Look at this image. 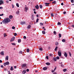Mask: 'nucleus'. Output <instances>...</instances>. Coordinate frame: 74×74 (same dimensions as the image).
I'll return each instance as SVG.
<instances>
[{"mask_svg": "<svg viewBox=\"0 0 74 74\" xmlns=\"http://www.w3.org/2000/svg\"><path fill=\"white\" fill-rule=\"evenodd\" d=\"M11 21V20L9 18H5L3 21L2 22L3 23H8Z\"/></svg>", "mask_w": 74, "mask_h": 74, "instance_id": "nucleus-1", "label": "nucleus"}, {"mask_svg": "<svg viewBox=\"0 0 74 74\" xmlns=\"http://www.w3.org/2000/svg\"><path fill=\"white\" fill-rule=\"evenodd\" d=\"M10 63L9 62H6L5 63H4L3 64L4 66H6V65H9Z\"/></svg>", "mask_w": 74, "mask_h": 74, "instance_id": "nucleus-2", "label": "nucleus"}, {"mask_svg": "<svg viewBox=\"0 0 74 74\" xmlns=\"http://www.w3.org/2000/svg\"><path fill=\"white\" fill-rule=\"evenodd\" d=\"M58 55L59 56H62V53L61 52L59 51L58 52Z\"/></svg>", "mask_w": 74, "mask_h": 74, "instance_id": "nucleus-3", "label": "nucleus"}, {"mask_svg": "<svg viewBox=\"0 0 74 74\" xmlns=\"http://www.w3.org/2000/svg\"><path fill=\"white\" fill-rule=\"evenodd\" d=\"M15 37H12L11 39V40H10V42H12V41H14V40H15Z\"/></svg>", "mask_w": 74, "mask_h": 74, "instance_id": "nucleus-4", "label": "nucleus"}, {"mask_svg": "<svg viewBox=\"0 0 74 74\" xmlns=\"http://www.w3.org/2000/svg\"><path fill=\"white\" fill-rule=\"evenodd\" d=\"M35 8L37 10H38V9L39 8V6L37 4L36 6H35Z\"/></svg>", "mask_w": 74, "mask_h": 74, "instance_id": "nucleus-5", "label": "nucleus"}, {"mask_svg": "<svg viewBox=\"0 0 74 74\" xmlns=\"http://www.w3.org/2000/svg\"><path fill=\"white\" fill-rule=\"evenodd\" d=\"M21 25H25L26 23L25 22H21Z\"/></svg>", "mask_w": 74, "mask_h": 74, "instance_id": "nucleus-6", "label": "nucleus"}, {"mask_svg": "<svg viewBox=\"0 0 74 74\" xmlns=\"http://www.w3.org/2000/svg\"><path fill=\"white\" fill-rule=\"evenodd\" d=\"M3 1L2 0H0V5H1V4H3Z\"/></svg>", "mask_w": 74, "mask_h": 74, "instance_id": "nucleus-7", "label": "nucleus"}, {"mask_svg": "<svg viewBox=\"0 0 74 74\" xmlns=\"http://www.w3.org/2000/svg\"><path fill=\"white\" fill-rule=\"evenodd\" d=\"M26 73V70H24L23 71L22 74H25V73Z\"/></svg>", "mask_w": 74, "mask_h": 74, "instance_id": "nucleus-8", "label": "nucleus"}, {"mask_svg": "<svg viewBox=\"0 0 74 74\" xmlns=\"http://www.w3.org/2000/svg\"><path fill=\"white\" fill-rule=\"evenodd\" d=\"M45 5H46V6H49V3H45Z\"/></svg>", "mask_w": 74, "mask_h": 74, "instance_id": "nucleus-9", "label": "nucleus"}, {"mask_svg": "<svg viewBox=\"0 0 74 74\" xmlns=\"http://www.w3.org/2000/svg\"><path fill=\"white\" fill-rule=\"evenodd\" d=\"M25 9L26 12H27V11H28V10H29V9H28V8L27 7H25Z\"/></svg>", "mask_w": 74, "mask_h": 74, "instance_id": "nucleus-10", "label": "nucleus"}, {"mask_svg": "<svg viewBox=\"0 0 74 74\" xmlns=\"http://www.w3.org/2000/svg\"><path fill=\"white\" fill-rule=\"evenodd\" d=\"M13 17V16L11 15H10L9 16V18L10 19H11Z\"/></svg>", "mask_w": 74, "mask_h": 74, "instance_id": "nucleus-11", "label": "nucleus"}, {"mask_svg": "<svg viewBox=\"0 0 74 74\" xmlns=\"http://www.w3.org/2000/svg\"><path fill=\"white\" fill-rule=\"evenodd\" d=\"M47 67H44L43 68V70H47Z\"/></svg>", "mask_w": 74, "mask_h": 74, "instance_id": "nucleus-12", "label": "nucleus"}, {"mask_svg": "<svg viewBox=\"0 0 74 74\" xmlns=\"http://www.w3.org/2000/svg\"><path fill=\"white\" fill-rule=\"evenodd\" d=\"M64 56H65L66 58H67V53H66V52L64 53Z\"/></svg>", "mask_w": 74, "mask_h": 74, "instance_id": "nucleus-13", "label": "nucleus"}, {"mask_svg": "<svg viewBox=\"0 0 74 74\" xmlns=\"http://www.w3.org/2000/svg\"><path fill=\"white\" fill-rule=\"evenodd\" d=\"M26 64H23L22 65V67H26Z\"/></svg>", "mask_w": 74, "mask_h": 74, "instance_id": "nucleus-14", "label": "nucleus"}, {"mask_svg": "<svg viewBox=\"0 0 74 74\" xmlns=\"http://www.w3.org/2000/svg\"><path fill=\"white\" fill-rule=\"evenodd\" d=\"M46 65H47L48 66H49L50 64L49 62H47L46 63Z\"/></svg>", "mask_w": 74, "mask_h": 74, "instance_id": "nucleus-15", "label": "nucleus"}, {"mask_svg": "<svg viewBox=\"0 0 74 74\" xmlns=\"http://www.w3.org/2000/svg\"><path fill=\"white\" fill-rule=\"evenodd\" d=\"M16 14L17 15H19V11H18L16 12Z\"/></svg>", "mask_w": 74, "mask_h": 74, "instance_id": "nucleus-16", "label": "nucleus"}, {"mask_svg": "<svg viewBox=\"0 0 74 74\" xmlns=\"http://www.w3.org/2000/svg\"><path fill=\"white\" fill-rule=\"evenodd\" d=\"M39 7L40 8V9H42V5H40Z\"/></svg>", "mask_w": 74, "mask_h": 74, "instance_id": "nucleus-17", "label": "nucleus"}, {"mask_svg": "<svg viewBox=\"0 0 74 74\" xmlns=\"http://www.w3.org/2000/svg\"><path fill=\"white\" fill-rule=\"evenodd\" d=\"M5 59H6V60H8V56H7L6 57Z\"/></svg>", "mask_w": 74, "mask_h": 74, "instance_id": "nucleus-18", "label": "nucleus"}, {"mask_svg": "<svg viewBox=\"0 0 74 74\" xmlns=\"http://www.w3.org/2000/svg\"><path fill=\"white\" fill-rule=\"evenodd\" d=\"M42 33L43 34H45V31H42Z\"/></svg>", "mask_w": 74, "mask_h": 74, "instance_id": "nucleus-19", "label": "nucleus"}, {"mask_svg": "<svg viewBox=\"0 0 74 74\" xmlns=\"http://www.w3.org/2000/svg\"><path fill=\"white\" fill-rule=\"evenodd\" d=\"M63 70V71H64V72H66V71H67V69H64Z\"/></svg>", "mask_w": 74, "mask_h": 74, "instance_id": "nucleus-20", "label": "nucleus"}, {"mask_svg": "<svg viewBox=\"0 0 74 74\" xmlns=\"http://www.w3.org/2000/svg\"><path fill=\"white\" fill-rule=\"evenodd\" d=\"M30 51V50H29V49H27V52H29V51Z\"/></svg>", "mask_w": 74, "mask_h": 74, "instance_id": "nucleus-21", "label": "nucleus"}, {"mask_svg": "<svg viewBox=\"0 0 74 74\" xmlns=\"http://www.w3.org/2000/svg\"><path fill=\"white\" fill-rule=\"evenodd\" d=\"M21 42V40L20 39H19L18 40V42Z\"/></svg>", "mask_w": 74, "mask_h": 74, "instance_id": "nucleus-22", "label": "nucleus"}, {"mask_svg": "<svg viewBox=\"0 0 74 74\" xmlns=\"http://www.w3.org/2000/svg\"><path fill=\"white\" fill-rule=\"evenodd\" d=\"M10 70H11V71H12V70H13V67L12 66L11 67Z\"/></svg>", "mask_w": 74, "mask_h": 74, "instance_id": "nucleus-23", "label": "nucleus"}, {"mask_svg": "<svg viewBox=\"0 0 74 74\" xmlns=\"http://www.w3.org/2000/svg\"><path fill=\"white\" fill-rule=\"evenodd\" d=\"M1 55H4V52H1Z\"/></svg>", "mask_w": 74, "mask_h": 74, "instance_id": "nucleus-24", "label": "nucleus"}, {"mask_svg": "<svg viewBox=\"0 0 74 74\" xmlns=\"http://www.w3.org/2000/svg\"><path fill=\"white\" fill-rule=\"evenodd\" d=\"M59 45V43H58V42H56V45Z\"/></svg>", "mask_w": 74, "mask_h": 74, "instance_id": "nucleus-25", "label": "nucleus"}, {"mask_svg": "<svg viewBox=\"0 0 74 74\" xmlns=\"http://www.w3.org/2000/svg\"><path fill=\"white\" fill-rule=\"evenodd\" d=\"M54 61H56V60H57V59L56 58H54Z\"/></svg>", "mask_w": 74, "mask_h": 74, "instance_id": "nucleus-26", "label": "nucleus"}, {"mask_svg": "<svg viewBox=\"0 0 74 74\" xmlns=\"http://www.w3.org/2000/svg\"><path fill=\"white\" fill-rule=\"evenodd\" d=\"M59 38H60L62 36V35H61V34H59Z\"/></svg>", "mask_w": 74, "mask_h": 74, "instance_id": "nucleus-27", "label": "nucleus"}, {"mask_svg": "<svg viewBox=\"0 0 74 74\" xmlns=\"http://www.w3.org/2000/svg\"><path fill=\"white\" fill-rule=\"evenodd\" d=\"M57 49H58V47H56L55 49V51H57Z\"/></svg>", "mask_w": 74, "mask_h": 74, "instance_id": "nucleus-28", "label": "nucleus"}, {"mask_svg": "<svg viewBox=\"0 0 74 74\" xmlns=\"http://www.w3.org/2000/svg\"><path fill=\"white\" fill-rule=\"evenodd\" d=\"M62 41L63 42H66V40L65 39H62Z\"/></svg>", "mask_w": 74, "mask_h": 74, "instance_id": "nucleus-29", "label": "nucleus"}, {"mask_svg": "<svg viewBox=\"0 0 74 74\" xmlns=\"http://www.w3.org/2000/svg\"><path fill=\"white\" fill-rule=\"evenodd\" d=\"M27 27L28 29H29V28H30L31 27V26H30V25H29Z\"/></svg>", "mask_w": 74, "mask_h": 74, "instance_id": "nucleus-30", "label": "nucleus"}, {"mask_svg": "<svg viewBox=\"0 0 74 74\" xmlns=\"http://www.w3.org/2000/svg\"><path fill=\"white\" fill-rule=\"evenodd\" d=\"M16 5L17 6V7H19V4L17 3L16 4Z\"/></svg>", "mask_w": 74, "mask_h": 74, "instance_id": "nucleus-31", "label": "nucleus"}, {"mask_svg": "<svg viewBox=\"0 0 74 74\" xmlns=\"http://www.w3.org/2000/svg\"><path fill=\"white\" fill-rule=\"evenodd\" d=\"M3 35H4V37H6V36H7V34H3Z\"/></svg>", "mask_w": 74, "mask_h": 74, "instance_id": "nucleus-32", "label": "nucleus"}, {"mask_svg": "<svg viewBox=\"0 0 74 74\" xmlns=\"http://www.w3.org/2000/svg\"><path fill=\"white\" fill-rule=\"evenodd\" d=\"M56 1H55L52 2V4H56Z\"/></svg>", "mask_w": 74, "mask_h": 74, "instance_id": "nucleus-33", "label": "nucleus"}, {"mask_svg": "<svg viewBox=\"0 0 74 74\" xmlns=\"http://www.w3.org/2000/svg\"><path fill=\"white\" fill-rule=\"evenodd\" d=\"M57 59L59 60L60 59V58L59 56H57L56 58Z\"/></svg>", "mask_w": 74, "mask_h": 74, "instance_id": "nucleus-34", "label": "nucleus"}, {"mask_svg": "<svg viewBox=\"0 0 74 74\" xmlns=\"http://www.w3.org/2000/svg\"><path fill=\"white\" fill-rule=\"evenodd\" d=\"M38 20H39V19L38 18H37L36 21V23H37L38 22Z\"/></svg>", "mask_w": 74, "mask_h": 74, "instance_id": "nucleus-35", "label": "nucleus"}, {"mask_svg": "<svg viewBox=\"0 0 74 74\" xmlns=\"http://www.w3.org/2000/svg\"><path fill=\"white\" fill-rule=\"evenodd\" d=\"M57 25H61V23L59 22L58 23Z\"/></svg>", "mask_w": 74, "mask_h": 74, "instance_id": "nucleus-36", "label": "nucleus"}, {"mask_svg": "<svg viewBox=\"0 0 74 74\" xmlns=\"http://www.w3.org/2000/svg\"><path fill=\"white\" fill-rule=\"evenodd\" d=\"M12 29H15V27L14 26L12 27Z\"/></svg>", "mask_w": 74, "mask_h": 74, "instance_id": "nucleus-37", "label": "nucleus"}, {"mask_svg": "<svg viewBox=\"0 0 74 74\" xmlns=\"http://www.w3.org/2000/svg\"><path fill=\"white\" fill-rule=\"evenodd\" d=\"M71 3H74V0H71Z\"/></svg>", "mask_w": 74, "mask_h": 74, "instance_id": "nucleus-38", "label": "nucleus"}, {"mask_svg": "<svg viewBox=\"0 0 74 74\" xmlns=\"http://www.w3.org/2000/svg\"><path fill=\"white\" fill-rule=\"evenodd\" d=\"M40 25H43V23H40Z\"/></svg>", "mask_w": 74, "mask_h": 74, "instance_id": "nucleus-39", "label": "nucleus"}, {"mask_svg": "<svg viewBox=\"0 0 74 74\" xmlns=\"http://www.w3.org/2000/svg\"><path fill=\"white\" fill-rule=\"evenodd\" d=\"M39 50H40V51H42V48H40Z\"/></svg>", "mask_w": 74, "mask_h": 74, "instance_id": "nucleus-40", "label": "nucleus"}, {"mask_svg": "<svg viewBox=\"0 0 74 74\" xmlns=\"http://www.w3.org/2000/svg\"><path fill=\"white\" fill-rule=\"evenodd\" d=\"M17 35V34H16V33H15L14 34V36H16Z\"/></svg>", "mask_w": 74, "mask_h": 74, "instance_id": "nucleus-41", "label": "nucleus"}, {"mask_svg": "<svg viewBox=\"0 0 74 74\" xmlns=\"http://www.w3.org/2000/svg\"><path fill=\"white\" fill-rule=\"evenodd\" d=\"M23 38H25V39H26V36H23Z\"/></svg>", "mask_w": 74, "mask_h": 74, "instance_id": "nucleus-42", "label": "nucleus"}, {"mask_svg": "<svg viewBox=\"0 0 74 74\" xmlns=\"http://www.w3.org/2000/svg\"><path fill=\"white\" fill-rule=\"evenodd\" d=\"M51 16H53V13H51Z\"/></svg>", "mask_w": 74, "mask_h": 74, "instance_id": "nucleus-43", "label": "nucleus"}, {"mask_svg": "<svg viewBox=\"0 0 74 74\" xmlns=\"http://www.w3.org/2000/svg\"><path fill=\"white\" fill-rule=\"evenodd\" d=\"M53 33L54 34H56V32L55 31H54Z\"/></svg>", "mask_w": 74, "mask_h": 74, "instance_id": "nucleus-44", "label": "nucleus"}, {"mask_svg": "<svg viewBox=\"0 0 74 74\" xmlns=\"http://www.w3.org/2000/svg\"><path fill=\"white\" fill-rule=\"evenodd\" d=\"M3 15H4V14H0V16H3Z\"/></svg>", "mask_w": 74, "mask_h": 74, "instance_id": "nucleus-45", "label": "nucleus"}, {"mask_svg": "<svg viewBox=\"0 0 74 74\" xmlns=\"http://www.w3.org/2000/svg\"><path fill=\"white\" fill-rule=\"evenodd\" d=\"M19 53H21V54H22V51H21L19 52Z\"/></svg>", "mask_w": 74, "mask_h": 74, "instance_id": "nucleus-46", "label": "nucleus"}, {"mask_svg": "<svg viewBox=\"0 0 74 74\" xmlns=\"http://www.w3.org/2000/svg\"><path fill=\"white\" fill-rule=\"evenodd\" d=\"M26 71L27 72H28V71H29V69H27L26 70Z\"/></svg>", "mask_w": 74, "mask_h": 74, "instance_id": "nucleus-47", "label": "nucleus"}, {"mask_svg": "<svg viewBox=\"0 0 74 74\" xmlns=\"http://www.w3.org/2000/svg\"><path fill=\"white\" fill-rule=\"evenodd\" d=\"M66 14V12L65 11L63 12V14Z\"/></svg>", "mask_w": 74, "mask_h": 74, "instance_id": "nucleus-48", "label": "nucleus"}, {"mask_svg": "<svg viewBox=\"0 0 74 74\" xmlns=\"http://www.w3.org/2000/svg\"><path fill=\"white\" fill-rule=\"evenodd\" d=\"M12 44L13 45H15V43H12Z\"/></svg>", "mask_w": 74, "mask_h": 74, "instance_id": "nucleus-49", "label": "nucleus"}, {"mask_svg": "<svg viewBox=\"0 0 74 74\" xmlns=\"http://www.w3.org/2000/svg\"><path fill=\"white\" fill-rule=\"evenodd\" d=\"M61 67H64V66L63 65V64H61Z\"/></svg>", "mask_w": 74, "mask_h": 74, "instance_id": "nucleus-50", "label": "nucleus"}, {"mask_svg": "<svg viewBox=\"0 0 74 74\" xmlns=\"http://www.w3.org/2000/svg\"><path fill=\"white\" fill-rule=\"evenodd\" d=\"M55 71L53 70H52L51 72L52 73H53Z\"/></svg>", "mask_w": 74, "mask_h": 74, "instance_id": "nucleus-51", "label": "nucleus"}, {"mask_svg": "<svg viewBox=\"0 0 74 74\" xmlns=\"http://www.w3.org/2000/svg\"><path fill=\"white\" fill-rule=\"evenodd\" d=\"M46 58L47 59H48V56H47L46 57Z\"/></svg>", "mask_w": 74, "mask_h": 74, "instance_id": "nucleus-52", "label": "nucleus"}, {"mask_svg": "<svg viewBox=\"0 0 74 74\" xmlns=\"http://www.w3.org/2000/svg\"><path fill=\"white\" fill-rule=\"evenodd\" d=\"M69 54L70 56H71V53H69Z\"/></svg>", "mask_w": 74, "mask_h": 74, "instance_id": "nucleus-53", "label": "nucleus"}, {"mask_svg": "<svg viewBox=\"0 0 74 74\" xmlns=\"http://www.w3.org/2000/svg\"><path fill=\"white\" fill-rule=\"evenodd\" d=\"M6 3H9V1H6Z\"/></svg>", "mask_w": 74, "mask_h": 74, "instance_id": "nucleus-54", "label": "nucleus"}, {"mask_svg": "<svg viewBox=\"0 0 74 74\" xmlns=\"http://www.w3.org/2000/svg\"><path fill=\"white\" fill-rule=\"evenodd\" d=\"M12 8H14V6L13 5V4H12Z\"/></svg>", "mask_w": 74, "mask_h": 74, "instance_id": "nucleus-55", "label": "nucleus"}, {"mask_svg": "<svg viewBox=\"0 0 74 74\" xmlns=\"http://www.w3.org/2000/svg\"><path fill=\"white\" fill-rule=\"evenodd\" d=\"M72 27H74V25H72Z\"/></svg>", "mask_w": 74, "mask_h": 74, "instance_id": "nucleus-56", "label": "nucleus"}, {"mask_svg": "<svg viewBox=\"0 0 74 74\" xmlns=\"http://www.w3.org/2000/svg\"><path fill=\"white\" fill-rule=\"evenodd\" d=\"M3 65H1V68H3Z\"/></svg>", "mask_w": 74, "mask_h": 74, "instance_id": "nucleus-57", "label": "nucleus"}, {"mask_svg": "<svg viewBox=\"0 0 74 74\" xmlns=\"http://www.w3.org/2000/svg\"><path fill=\"white\" fill-rule=\"evenodd\" d=\"M34 14H36V11H34Z\"/></svg>", "mask_w": 74, "mask_h": 74, "instance_id": "nucleus-58", "label": "nucleus"}, {"mask_svg": "<svg viewBox=\"0 0 74 74\" xmlns=\"http://www.w3.org/2000/svg\"><path fill=\"white\" fill-rule=\"evenodd\" d=\"M39 16L38 15V14H37L36 15V17H38Z\"/></svg>", "mask_w": 74, "mask_h": 74, "instance_id": "nucleus-59", "label": "nucleus"}, {"mask_svg": "<svg viewBox=\"0 0 74 74\" xmlns=\"http://www.w3.org/2000/svg\"><path fill=\"white\" fill-rule=\"evenodd\" d=\"M61 5H63V3H61Z\"/></svg>", "mask_w": 74, "mask_h": 74, "instance_id": "nucleus-60", "label": "nucleus"}, {"mask_svg": "<svg viewBox=\"0 0 74 74\" xmlns=\"http://www.w3.org/2000/svg\"><path fill=\"white\" fill-rule=\"evenodd\" d=\"M2 60H0V63H2Z\"/></svg>", "mask_w": 74, "mask_h": 74, "instance_id": "nucleus-61", "label": "nucleus"}, {"mask_svg": "<svg viewBox=\"0 0 74 74\" xmlns=\"http://www.w3.org/2000/svg\"><path fill=\"white\" fill-rule=\"evenodd\" d=\"M0 9H3V7H0Z\"/></svg>", "mask_w": 74, "mask_h": 74, "instance_id": "nucleus-62", "label": "nucleus"}, {"mask_svg": "<svg viewBox=\"0 0 74 74\" xmlns=\"http://www.w3.org/2000/svg\"><path fill=\"white\" fill-rule=\"evenodd\" d=\"M71 74H74V72H72L71 73Z\"/></svg>", "mask_w": 74, "mask_h": 74, "instance_id": "nucleus-63", "label": "nucleus"}, {"mask_svg": "<svg viewBox=\"0 0 74 74\" xmlns=\"http://www.w3.org/2000/svg\"><path fill=\"white\" fill-rule=\"evenodd\" d=\"M53 74H57L56 73H55V72L53 73Z\"/></svg>", "mask_w": 74, "mask_h": 74, "instance_id": "nucleus-64", "label": "nucleus"}]
</instances>
